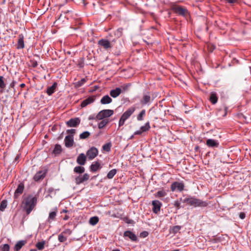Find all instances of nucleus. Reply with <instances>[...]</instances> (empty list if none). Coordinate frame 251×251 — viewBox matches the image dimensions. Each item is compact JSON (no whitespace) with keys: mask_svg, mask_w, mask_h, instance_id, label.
<instances>
[{"mask_svg":"<svg viewBox=\"0 0 251 251\" xmlns=\"http://www.w3.org/2000/svg\"><path fill=\"white\" fill-rule=\"evenodd\" d=\"M37 202V198L32 195H28L23 197L21 203V207L25 212L27 215H29L35 207Z\"/></svg>","mask_w":251,"mask_h":251,"instance_id":"nucleus-1","label":"nucleus"},{"mask_svg":"<svg viewBox=\"0 0 251 251\" xmlns=\"http://www.w3.org/2000/svg\"><path fill=\"white\" fill-rule=\"evenodd\" d=\"M180 200L182 201L183 202L187 203L189 205L193 206L195 207H205L208 204L207 201H203L200 199L193 197L186 198L183 200H182V199H180Z\"/></svg>","mask_w":251,"mask_h":251,"instance_id":"nucleus-2","label":"nucleus"},{"mask_svg":"<svg viewBox=\"0 0 251 251\" xmlns=\"http://www.w3.org/2000/svg\"><path fill=\"white\" fill-rule=\"evenodd\" d=\"M135 107H130L126 110L122 115L119 122V126H121L124 125L125 121L134 113Z\"/></svg>","mask_w":251,"mask_h":251,"instance_id":"nucleus-3","label":"nucleus"},{"mask_svg":"<svg viewBox=\"0 0 251 251\" xmlns=\"http://www.w3.org/2000/svg\"><path fill=\"white\" fill-rule=\"evenodd\" d=\"M172 10L176 14L186 17L189 15L187 9L181 6L174 4L171 7Z\"/></svg>","mask_w":251,"mask_h":251,"instance_id":"nucleus-4","label":"nucleus"},{"mask_svg":"<svg viewBox=\"0 0 251 251\" xmlns=\"http://www.w3.org/2000/svg\"><path fill=\"white\" fill-rule=\"evenodd\" d=\"M114 113V111L110 109H104L100 111L97 115V120H101L112 116Z\"/></svg>","mask_w":251,"mask_h":251,"instance_id":"nucleus-5","label":"nucleus"},{"mask_svg":"<svg viewBox=\"0 0 251 251\" xmlns=\"http://www.w3.org/2000/svg\"><path fill=\"white\" fill-rule=\"evenodd\" d=\"M184 188V183L183 182H180L177 181L174 182L173 183H172L171 186V190L173 192H174L175 191L181 192L183 190Z\"/></svg>","mask_w":251,"mask_h":251,"instance_id":"nucleus-6","label":"nucleus"},{"mask_svg":"<svg viewBox=\"0 0 251 251\" xmlns=\"http://www.w3.org/2000/svg\"><path fill=\"white\" fill-rule=\"evenodd\" d=\"M113 41L110 42L106 39H102L98 41V45L107 50L113 46Z\"/></svg>","mask_w":251,"mask_h":251,"instance_id":"nucleus-7","label":"nucleus"},{"mask_svg":"<svg viewBox=\"0 0 251 251\" xmlns=\"http://www.w3.org/2000/svg\"><path fill=\"white\" fill-rule=\"evenodd\" d=\"M48 170L46 169H42L36 173L33 177V179L35 181H39L43 180L46 176Z\"/></svg>","mask_w":251,"mask_h":251,"instance_id":"nucleus-8","label":"nucleus"},{"mask_svg":"<svg viewBox=\"0 0 251 251\" xmlns=\"http://www.w3.org/2000/svg\"><path fill=\"white\" fill-rule=\"evenodd\" d=\"M89 175L85 173L83 176L79 175L75 177V182L76 184L79 185L85 181H87L89 179Z\"/></svg>","mask_w":251,"mask_h":251,"instance_id":"nucleus-9","label":"nucleus"},{"mask_svg":"<svg viewBox=\"0 0 251 251\" xmlns=\"http://www.w3.org/2000/svg\"><path fill=\"white\" fill-rule=\"evenodd\" d=\"M98 150L95 147L91 148L86 152V155L89 160H92L98 155Z\"/></svg>","mask_w":251,"mask_h":251,"instance_id":"nucleus-10","label":"nucleus"},{"mask_svg":"<svg viewBox=\"0 0 251 251\" xmlns=\"http://www.w3.org/2000/svg\"><path fill=\"white\" fill-rule=\"evenodd\" d=\"M80 123V120L79 118H71L66 122V125L68 127H76Z\"/></svg>","mask_w":251,"mask_h":251,"instance_id":"nucleus-11","label":"nucleus"},{"mask_svg":"<svg viewBox=\"0 0 251 251\" xmlns=\"http://www.w3.org/2000/svg\"><path fill=\"white\" fill-rule=\"evenodd\" d=\"M152 205L153 212L155 214L158 213L160 210L161 203L158 200H154L152 201Z\"/></svg>","mask_w":251,"mask_h":251,"instance_id":"nucleus-12","label":"nucleus"},{"mask_svg":"<svg viewBox=\"0 0 251 251\" xmlns=\"http://www.w3.org/2000/svg\"><path fill=\"white\" fill-rule=\"evenodd\" d=\"M25 186L23 183H20L15 191L14 197V199H17L19 195L22 194L24 189Z\"/></svg>","mask_w":251,"mask_h":251,"instance_id":"nucleus-13","label":"nucleus"},{"mask_svg":"<svg viewBox=\"0 0 251 251\" xmlns=\"http://www.w3.org/2000/svg\"><path fill=\"white\" fill-rule=\"evenodd\" d=\"M65 146L67 148L72 147L74 144V138L73 135H67L64 140Z\"/></svg>","mask_w":251,"mask_h":251,"instance_id":"nucleus-14","label":"nucleus"},{"mask_svg":"<svg viewBox=\"0 0 251 251\" xmlns=\"http://www.w3.org/2000/svg\"><path fill=\"white\" fill-rule=\"evenodd\" d=\"M95 100V96H90L88 97V98L86 99L85 100H83L81 103V106L82 107H84L88 105V104H90L92 103H93Z\"/></svg>","mask_w":251,"mask_h":251,"instance_id":"nucleus-15","label":"nucleus"},{"mask_svg":"<svg viewBox=\"0 0 251 251\" xmlns=\"http://www.w3.org/2000/svg\"><path fill=\"white\" fill-rule=\"evenodd\" d=\"M151 97L150 93L144 94L142 99L140 101L141 104L142 105H146L150 103Z\"/></svg>","mask_w":251,"mask_h":251,"instance_id":"nucleus-16","label":"nucleus"},{"mask_svg":"<svg viewBox=\"0 0 251 251\" xmlns=\"http://www.w3.org/2000/svg\"><path fill=\"white\" fill-rule=\"evenodd\" d=\"M18 41L17 46V49H22L25 48L24 36L22 34L19 35Z\"/></svg>","mask_w":251,"mask_h":251,"instance_id":"nucleus-17","label":"nucleus"},{"mask_svg":"<svg viewBox=\"0 0 251 251\" xmlns=\"http://www.w3.org/2000/svg\"><path fill=\"white\" fill-rule=\"evenodd\" d=\"M86 157L84 153H80L76 159L77 163L80 165H84L86 163Z\"/></svg>","mask_w":251,"mask_h":251,"instance_id":"nucleus-18","label":"nucleus"},{"mask_svg":"<svg viewBox=\"0 0 251 251\" xmlns=\"http://www.w3.org/2000/svg\"><path fill=\"white\" fill-rule=\"evenodd\" d=\"M124 236L125 237H128L133 241H136L137 239L136 235L130 231H126L124 233Z\"/></svg>","mask_w":251,"mask_h":251,"instance_id":"nucleus-19","label":"nucleus"},{"mask_svg":"<svg viewBox=\"0 0 251 251\" xmlns=\"http://www.w3.org/2000/svg\"><path fill=\"white\" fill-rule=\"evenodd\" d=\"M101 168V166H100V163L99 161H96L93 163L90 166V170L91 172H96Z\"/></svg>","mask_w":251,"mask_h":251,"instance_id":"nucleus-20","label":"nucleus"},{"mask_svg":"<svg viewBox=\"0 0 251 251\" xmlns=\"http://www.w3.org/2000/svg\"><path fill=\"white\" fill-rule=\"evenodd\" d=\"M219 142L213 139H209L206 141V145L209 147L214 148L218 147L219 146Z\"/></svg>","mask_w":251,"mask_h":251,"instance_id":"nucleus-21","label":"nucleus"},{"mask_svg":"<svg viewBox=\"0 0 251 251\" xmlns=\"http://www.w3.org/2000/svg\"><path fill=\"white\" fill-rule=\"evenodd\" d=\"M57 212V209H55L53 211L50 212L49 213V217L47 222L49 223H51L52 221H54L56 219V216Z\"/></svg>","mask_w":251,"mask_h":251,"instance_id":"nucleus-22","label":"nucleus"},{"mask_svg":"<svg viewBox=\"0 0 251 251\" xmlns=\"http://www.w3.org/2000/svg\"><path fill=\"white\" fill-rule=\"evenodd\" d=\"M26 241L25 240H20L18 241L15 245L14 250V251H19L25 245Z\"/></svg>","mask_w":251,"mask_h":251,"instance_id":"nucleus-23","label":"nucleus"},{"mask_svg":"<svg viewBox=\"0 0 251 251\" xmlns=\"http://www.w3.org/2000/svg\"><path fill=\"white\" fill-rule=\"evenodd\" d=\"M121 93V89L120 88H116L110 92V96L113 98H116Z\"/></svg>","mask_w":251,"mask_h":251,"instance_id":"nucleus-24","label":"nucleus"},{"mask_svg":"<svg viewBox=\"0 0 251 251\" xmlns=\"http://www.w3.org/2000/svg\"><path fill=\"white\" fill-rule=\"evenodd\" d=\"M57 85V83L54 82L51 86L48 88L46 92L49 96H51L55 92Z\"/></svg>","mask_w":251,"mask_h":251,"instance_id":"nucleus-25","label":"nucleus"},{"mask_svg":"<svg viewBox=\"0 0 251 251\" xmlns=\"http://www.w3.org/2000/svg\"><path fill=\"white\" fill-rule=\"evenodd\" d=\"M111 98L108 95L104 96L100 100V103L102 104H109L112 102Z\"/></svg>","mask_w":251,"mask_h":251,"instance_id":"nucleus-26","label":"nucleus"},{"mask_svg":"<svg viewBox=\"0 0 251 251\" xmlns=\"http://www.w3.org/2000/svg\"><path fill=\"white\" fill-rule=\"evenodd\" d=\"M209 100L212 104H215L218 100V97L215 92H212L210 94Z\"/></svg>","mask_w":251,"mask_h":251,"instance_id":"nucleus-27","label":"nucleus"},{"mask_svg":"<svg viewBox=\"0 0 251 251\" xmlns=\"http://www.w3.org/2000/svg\"><path fill=\"white\" fill-rule=\"evenodd\" d=\"M167 195V193L164 190L162 189L161 190L158 191L157 192L154 194V196L155 198H161L162 197H164Z\"/></svg>","mask_w":251,"mask_h":251,"instance_id":"nucleus-28","label":"nucleus"},{"mask_svg":"<svg viewBox=\"0 0 251 251\" xmlns=\"http://www.w3.org/2000/svg\"><path fill=\"white\" fill-rule=\"evenodd\" d=\"M109 120L108 119H103L102 121L100 122L98 124V127L99 129L103 128L108 123H109Z\"/></svg>","mask_w":251,"mask_h":251,"instance_id":"nucleus-29","label":"nucleus"},{"mask_svg":"<svg viewBox=\"0 0 251 251\" xmlns=\"http://www.w3.org/2000/svg\"><path fill=\"white\" fill-rule=\"evenodd\" d=\"M62 151V147L60 145L56 144L55 146L52 153L55 155L60 154Z\"/></svg>","mask_w":251,"mask_h":251,"instance_id":"nucleus-30","label":"nucleus"},{"mask_svg":"<svg viewBox=\"0 0 251 251\" xmlns=\"http://www.w3.org/2000/svg\"><path fill=\"white\" fill-rule=\"evenodd\" d=\"M74 171L76 174H81L85 172V168L82 166H76L75 167Z\"/></svg>","mask_w":251,"mask_h":251,"instance_id":"nucleus-31","label":"nucleus"},{"mask_svg":"<svg viewBox=\"0 0 251 251\" xmlns=\"http://www.w3.org/2000/svg\"><path fill=\"white\" fill-rule=\"evenodd\" d=\"M7 205V201L6 200H2L0 204V211H3Z\"/></svg>","mask_w":251,"mask_h":251,"instance_id":"nucleus-32","label":"nucleus"},{"mask_svg":"<svg viewBox=\"0 0 251 251\" xmlns=\"http://www.w3.org/2000/svg\"><path fill=\"white\" fill-rule=\"evenodd\" d=\"M99 218L95 216L91 218L89 220V223L92 226L96 225L99 222Z\"/></svg>","mask_w":251,"mask_h":251,"instance_id":"nucleus-33","label":"nucleus"},{"mask_svg":"<svg viewBox=\"0 0 251 251\" xmlns=\"http://www.w3.org/2000/svg\"><path fill=\"white\" fill-rule=\"evenodd\" d=\"M117 173L116 169H112L110 171L107 175V177L108 179H112Z\"/></svg>","mask_w":251,"mask_h":251,"instance_id":"nucleus-34","label":"nucleus"},{"mask_svg":"<svg viewBox=\"0 0 251 251\" xmlns=\"http://www.w3.org/2000/svg\"><path fill=\"white\" fill-rule=\"evenodd\" d=\"M151 128L149 122H147L144 126L141 127L140 129L142 132L148 131Z\"/></svg>","mask_w":251,"mask_h":251,"instance_id":"nucleus-35","label":"nucleus"},{"mask_svg":"<svg viewBox=\"0 0 251 251\" xmlns=\"http://www.w3.org/2000/svg\"><path fill=\"white\" fill-rule=\"evenodd\" d=\"M90 135V133L88 131H84L79 135V138L81 139H85L87 138Z\"/></svg>","mask_w":251,"mask_h":251,"instance_id":"nucleus-36","label":"nucleus"},{"mask_svg":"<svg viewBox=\"0 0 251 251\" xmlns=\"http://www.w3.org/2000/svg\"><path fill=\"white\" fill-rule=\"evenodd\" d=\"M45 241L39 242L36 244V247L39 250H42L44 248Z\"/></svg>","mask_w":251,"mask_h":251,"instance_id":"nucleus-37","label":"nucleus"},{"mask_svg":"<svg viewBox=\"0 0 251 251\" xmlns=\"http://www.w3.org/2000/svg\"><path fill=\"white\" fill-rule=\"evenodd\" d=\"M146 110L143 109L140 113L138 115L137 119L138 121H142L143 120V117L145 115Z\"/></svg>","mask_w":251,"mask_h":251,"instance_id":"nucleus-38","label":"nucleus"},{"mask_svg":"<svg viewBox=\"0 0 251 251\" xmlns=\"http://www.w3.org/2000/svg\"><path fill=\"white\" fill-rule=\"evenodd\" d=\"M111 147V144L110 143H108L104 144L102 146V149L105 151L109 152L110 151Z\"/></svg>","mask_w":251,"mask_h":251,"instance_id":"nucleus-39","label":"nucleus"},{"mask_svg":"<svg viewBox=\"0 0 251 251\" xmlns=\"http://www.w3.org/2000/svg\"><path fill=\"white\" fill-rule=\"evenodd\" d=\"M181 229V226H176L173 227L171 232L174 234L176 233Z\"/></svg>","mask_w":251,"mask_h":251,"instance_id":"nucleus-40","label":"nucleus"},{"mask_svg":"<svg viewBox=\"0 0 251 251\" xmlns=\"http://www.w3.org/2000/svg\"><path fill=\"white\" fill-rule=\"evenodd\" d=\"M58 239L60 242H64L66 241L67 238L63 235V233H61L58 235Z\"/></svg>","mask_w":251,"mask_h":251,"instance_id":"nucleus-41","label":"nucleus"},{"mask_svg":"<svg viewBox=\"0 0 251 251\" xmlns=\"http://www.w3.org/2000/svg\"><path fill=\"white\" fill-rule=\"evenodd\" d=\"M5 86L6 85L4 82V77L2 76H0V88L4 89Z\"/></svg>","mask_w":251,"mask_h":251,"instance_id":"nucleus-42","label":"nucleus"},{"mask_svg":"<svg viewBox=\"0 0 251 251\" xmlns=\"http://www.w3.org/2000/svg\"><path fill=\"white\" fill-rule=\"evenodd\" d=\"M86 80L85 78H82L80 81H78L76 82V85L77 87L81 86L85 82Z\"/></svg>","mask_w":251,"mask_h":251,"instance_id":"nucleus-43","label":"nucleus"},{"mask_svg":"<svg viewBox=\"0 0 251 251\" xmlns=\"http://www.w3.org/2000/svg\"><path fill=\"white\" fill-rule=\"evenodd\" d=\"M9 245L5 244L1 247V251H9Z\"/></svg>","mask_w":251,"mask_h":251,"instance_id":"nucleus-44","label":"nucleus"},{"mask_svg":"<svg viewBox=\"0 0 251 251\" xmlns=\"http://www.w3.org/2000/svg\"><path fill=\"white\" fill-rule=\"evenodd\" d=\"M66 132L68 133V134H71V135H73V136H74V135L75 133L76 132V130L75 129H68L66 131Z\"/></svg>","mask_w":251,"mask_h":251,"instance_id":"nucleus-45","label":"nucleus"},{"mask_svg":"<svg viewBox=\"0 0 251 251\" xmlns=\"http://www.w3.org/2000/svg\"><path fill=\"white\" fill-rule=\"evenodd\" d=\"M148 235H149L148 232L146 231H144L140 233V236L141 237H143V238H145V237H146L147 236H148Z\"/></svg>","mask_w":251,"mask_h":251,"instance_id":"nucleus-46","label":"nucleus"},{"mask_svg":"<svg viewBox=\"0 0 251 251\" xmlns=\"http://www.w3.org/2000/svg\"><path fill=\"white\" fill-rule=\"evenodd\" d=\"M174 206H175L177 209H179L180 208V203L176 201L174 202Z\"/></svg>","mask_w":251,"mask_h":251,"instance_id":"nucleus-47","label":"nucleus"},{"mask_svg":"<svg viewBox=\"0 0 251 251\" xmlns=\"http://www.w3.org/2000/svg\"><path fill=\"white\" fill-rule=\"evenodd\" d=\"M62 233L63 234H65L70 235L72 233V231L70 229H66Z\"/></svg>","mask_w":251,"mask_h":251,"instance_id":"nucleus-48","label":"nucleus"},{"mask_svg":"<svg viewBox=\"0 0 251 251\" xmlns=\"http://www.w3.org/2000/svg\"><path fill=\"white\" fill-rule=\"evenodd\" d=\"M88 119L89 120H97V115L96 116H95L94 115H90L89 118H88Z\"/></svg>","mask_w":251,"mask_h":251,"instance_id":"nucleus-49","label":"nucleus"},{"mask_svg":"<svg viewBox=\"0 0 251 251\" xmlns=\"http://www.w3.org/2000/svg\"><path fill=\"white\" fill-rule=\"evenodd\" d=\"M245 216H246V215H245V213H244V212H241V213H240V214H239V217H240L241 219H245Z\"/></svg>","mask_w":251,"mask_h":251,"instance_id":"nucleus-50","label":"nucleus"},{"mask_svg":"<svg viewBox=\"0 0 251 251\" xmlns=\"http://www.w3.org/2000/svg\"><path fill=\"white\" fill-rule=\"evenodd\" d=\"M130 84H126L125 86H124L123 87V89L124 90H127L129 87L130 86Z\"/></svg>","mask_w":251,"mask_h":251,"instance_id":"nucleus-51","label":"nucleus"},{"mask_svg":"<svg viewBox=\"0 0 251 251\" xmlns=\"http://www.w3.org/2000/svg\"><path fill=\"white\" fill-rule=\"evenodd\" d=\"M142 131L141 130V129L140 130H138V131H136L134 132V135H140L142 133Z\"/></svg>","mask_w":251,"mask_h":251,"instance_id":"nucleus-52","label":"nucleus"},{"mask_svg":"<svg viewBox=\"0 0 251 251\" xmlns=\"http://www.w3.org/2000/svg\"><path fill=\"white\" fill-rule=\"evenodd\" d=\"M229 3H234L237 1V0H226Z\"/></svg>","mask_w":251,"mask_h":251,"instance_id":"nucleus-53","label":"nucleus"},{"mask_svg":"<svg viewBox=\"0 0 251 251\" xmlns=\"http://www.w3.org/2000/svg\"><path fill=\"white\" fill-rule=\"evenodd\" d=\"M215 47L212 46L211 47H210L209 48V51L212 52L215 49Z\"/></svg>","mask_w":251,"mask_h":251,"instance_id":"nucleus-54","label":"nucleus"},{"mask_svg":"<svg viewBox=\"0 0 251 251\" xmlns=\"http://www.w3.org/2000/svg\"><path fill=\"white\" fill-rule=\"evenodd\" d=\"M19 158V155H18L15 158V162H18Z\"/></svg>","mask_w":251,"mask_h":251,"instance_id":"nucleus-55","label":"nucleus"},{"mask_svg":"<svg viewBox=\"0 0 251 251\" xmlns=\"http://www.w3.org/2000/svg\"><path fill=\"white\" fill-rule=\"evenodd\" d=\"M37 63L36 62H35L33 63L32 64V66H33V67H36V66H37Z\"/></svg>","mask_w":251,"mask_h":251,"instance_id":"nucleus-56","label":"nucleus"},{"mask_svg":"<svg viewBox=\"0 0 251 251\" xmlns=\"http://www.w3.org/2000/svg\"><path fill=\"white\" fill-rule=\"evenodd\" d=\"M25 83H22L20 84V87L21 88H24L25 87Z\"/></svg>","mask_w":251,"mask_h":251,"instance_id":"nucleus-57","label":"nucleus"},{"mask_svg":"<svg viewBox=\"0 0 251 251\" xmlns=\"http://www.w3.org/2000/svg\"><path fill=\"white\" fill-rule=\"evenodd\" d=\"M225 114H224V116H226V115L227 107H226L225 108Z\"/></svg>","mask_w":251,"mask_h":251,"instance_id":"nucleus-58","label":"nucleus"},{"mask_svg":"<svg viewBox=\"0 0 251 251\" xmlns=\"http://www.w3.org/2000/svg\"><path fill=\"white\" fill-rule=\"evenodd\" d=\"M63 16V15L62 14H61L60 17H59V18L58 19V20H62V17Z\"/></svg>","mask_w":251,"mask_h":251,"instance_id":"nucleus-59","label":"nucleus"},{"mask_svg":"<svg viewBox=\"0 0 251 251\" xmlns=\"http://www.w3.org/2000/svg\"><path fill=\"white\" fill-rule=\"evenodd\" d=\"M122 28H119V29L117 30V31H118V32H120V33H121V32H122Z\"/></svg>","mask_w":251,"mask_h":251,"instance_id":"nucleus-60","label":"nucleus"},{"mask_svg":"<svg viewBox=\"0 0 251 251\" xmlns=\"http://www.w3.org/2000/svg\"><path fill=\"white\" fill-rule=\"evenodd\" d=\"M30 251H37V250L35 249H32L30 250Z\"/></svg>","mask_w":251,"mask_h":251,"instance_id":"nucleus-61","label":"nucleus"},{"mask_svg":"<svg viewBox=\"0 0 251 251\" xmlns=\"http://www.w3.org/2000/svg\"><path fill=\"white\" fill-rule=\"evenodd\" d=\"M68 219V217L67 216H66L64 217V220H67Z\"/></svg>","mask_w":251,"mask_h":251,"instance_id":"nucleus-62","label":"nucleus"},{"mask_svg":"<svg viewBox=\"0 0 251 251\" xmlns=\"http://www.w3.org/2000/svg\"><path fill=\"white\" fill-rule=\"evenodd\" d=\"M112 251H120V250L118 249H116V250H114Z\"/></svg>","mask_w":251,"mask_h":251,"instance_id":"nucleus-63","label":"nucleus"},{"mask_svg":"<svg viewBox=\"0 0 251 251\" xmlns=\"http://www.w3.org/2000/svg\"><path fill=\"white\" fill-rule=\"evenodd\" d=\"M67 212V210H63V212L66 213V212Z\"/></svg>","mask_w":251,"mask_h":251,"instance_id":"nucleus-64","label":"nucleus"}]
</instances>
